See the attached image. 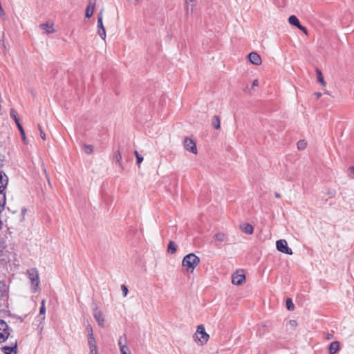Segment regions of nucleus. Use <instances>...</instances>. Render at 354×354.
<instances>
[{
  "instance_id": "42",
  "label": "nucleus",
  "mask_w": 354,
  "mask_h": 354,
  "mask_svg": "<svg viewBox=\"0 0 354 354\" xmlns=\"http://www.w3.org/2000/svg\"><path fill=\"white\" fill-rule=\"evenodd\" d=\"M314 95L316 96V97L317 99H319L322 96V93L316 92V93H314Z\"/></svg>"
},
{
  "instance_id": "8",
  "label": "nucleus",
  "mask_w": 354,
  "mask_h": 354,
  "mask_svg": "<svg viewBox=\"0 0 354 354\" xmlns=\"http://www.w3.org/2000/svg\"><path fill=\"white\" fill-rule=\"evenodd\" d=\"M184 147L188 151L192 152L194 154L197 153L196 145L192 139L186 138L184 140Z\"/></svg>"
},
{
  "instance_id": "49",
  "label": "nucleus",
  "mask_w": 354,
  "mask_h": 354,
  "mask_svg": "<svg viewBox=\"0 0 354 354\" xmlns=\"http://www.w3.org/2000/svg\"><path fill=\"white\" fill-rule=\"evenodd\" d=\"M330 337H333V335H330V336H328V339H330Z\"/></svg>"
},
{
  "instance_id": "5",
  "label": "nucleus",
  "mask_w": 354,
  "mask_h": 354,
  "mask_svg": "<svg viewBox=\"0 0 354 354\" xmlns=\"http://www.w3.org/2000/svg\"><path fill=\"white\" fill-rule=\"evenodd\" d=\"M276 247L278 251L287 254H292V250L288 246L287 241L280 239L276 242Z\"/></svg>"
},
{
  "instance_id": "6",
  "label": "nucleus",
  "mask_w": 354,
  "mask_h": 354,
  "mask_svg": "<svg viewBox=\"0 0 354 354\" xmlns=\"http://www.w3.org/2000/svg\"><path fill=\"white\" fill-rule=\"evenodd\" d=\"M245 279V275L243 270L236 271L232 276V283L234 285H241Z\"/></svg>"
},
{
  "instance_id": "1",
  "label": "nucleus",
  "mask_w": 354,
  "mask_h": 354,
  "mask_svg": "<svg viewBox=\"0 0 354 354\" xmlns=\"http://www.w3.org/2000/svg\"><path fill=\"white\" fill-rule=\"evenodd\" d=\"M200 263V259L194 253H190L184 257L182 265L187 271L193 272L195 268Z\"/></svg>"
},
{
  "instance_id": "35",
  "label": "nucleus",
  "mask_w": 354,
  "mask_h": 354,
  "mask_svg": "<svg viewBox=\"0 0 354 354\" xmlns=\"http://www.w3.org/2000/svg\"><path fill=\"white\" fill-rule=\"evenodd\" d=\"M194 1L195 0H186V2H185V4H186L185 9H186L187 13H188L189 11V3H193Z\"/></svg>"
},
{
  "instance_id": "12",
  "label": "nucleus",
  "mask_w": 354,
  "mask_h": 354,
  "mask_svg": "<svg viewBox=\"0 0 354 354\" xmlns=\"http://www.w3.org/2000/svg\"><path fill=\"white\" fill-rule=\"evenodd\" d=\"M93 317L97 322L98 325L100 326L103 327L104 324V319L102 313L100 310L95 309L93 312Z\"/></svg>"
},
{
  "instance_id": "31",
  "label": "nucleus",
  "mask_w": 354,
  "mask_h": 354,
  "mask_svg": "<svg viewBox=\"0 0 354 354\" xmlns=\"http://www.w3.org/2000/svg\"><path fill=\"white\" fill-rule=\"evenodd\" d=\"M45 303H46L45 299H43L41 301V306H40V308H39V313H40V315H44L45 313H46Z\"/></svg>"
},
{
  "instance_id": "45",
  "label": "nucleus",
  "mask_w": 354,
  "mask_h": 354,
  "mask_svg": "<svg viewBox=\"0 0 354 354\" xmlns=\"http://www.w3.org/2000/svg\"><path fill=\"white\" fill-rule=\"evenodd\" d=\"M134 154H135L136 158L140 155L137 151H134Z\"/></svg>"
},
{
  "instance_id": "11",
  "label": "nucleus",
  "mask_w": 354,
  "mask_h": 354,
  "mask_svg": "<svg viewBox=\"0 0 354 354\" xmlns=\"http://www.w3.org/2000/svg\"><path fill=\"white\" fill-rule=\"evenodd\" d=\"M250 62L254 65L259 66L261 64L262 60L259 54L255 52H252L248 55Z\"/></svg>"
},
{
  "instance_id": "40",
  "label": "nucleus",
  "mask_w": 354,
  "mask_h": 354,
  "mask_svg": "<svg viewBox=\"0 0 354 354\" xmlns=\"http://www.w3.org/2000/svg\"><path fill=\"white\" fill-rule=\"evenodd\" d=\"M39 133H40V136H41V139L45 140H46V134L44 132V131L41 130V131Z\"/></svg>"
},
{
  "instance_id": "14",
  "label": "nucleus",
  "mask_w": 354,
  "mask_h": 354,
  "mask_svg": "<svg viewBox=\"0 0 354 354\" xmlns=\"http://www.w3.org/2000/svg\"><path fill=\"white\" fill-rule=\"evenodd\" d=\"M95 0H90L86 9L85 17L90 18L92 17L94 11Z\"/></svg>"
},
{
  "instance_id": "19",
  "label": "nucleus",
  "mask_w": 354,
  "mask_h": 354,
  "mask_svg": "<svg viewBox=\"0 0 354 354\" xmlns=\"http://www.w3.org/2000/svg\"><path fill=\"white\" fill-rule=\"evenodd\" d=\"M6 201V194L4 192H0V213H1L5 208Z\"/></svg>"
},
{
  "instance_id": "47",
  "label": "nucleus",
  "mask_w": 354,
  "mask_h": 354,
  "mask_svg": "<svg viewBox=\"0 0 354 354\" xmlns=\"http://www.w3.org/2000/svg\"><path fill=\"white\" fill-rule=\"evenodd\" d=\"M38 128H39V132H40V131H41V130H42L41 125H39H39H38Z\"/></svg>"
},
{
  "instance_id": "39",
  "label": "nucleus",
  "mask_w": 354,
  "mask_h": 354,
  "mask_svg": "<svg viewBox=\"0 0 354 354\" xmlns=\"http://www.w3.org/2000/svg\"><path fill=\"white\" fill-rule=\"evenodd\" d=\"M297 28L299 30H302L304 33H306V34L307 33V29L304 26H301V24Z\"/></svg>"
},
{
  "instance_id": "50",
  "label": "nucleus",
  "mask_w": 354,
  "mask_h": 354,
  "mask_svg": "<svg viewBox=\"0 0 354 354\" xmlns=\"http://www.w3.org/2000/svg\"><path fill=\"white\" fill-rule=\"evenodd\" d=\"M330 337H333V335H330V336H328V339H330Z\"/></svg>"
},
{
  "instance_id": "41",
  "label": "nucleus",
  "mask_w": 354,
  "mask_h": 354,
  "mask_svg": "<svg viewBox=\"0 0 354 354\" xmlns=\"http://www.w3.org/2000/svg\"><path fill=\"white\" fill-rule=\"evenodd\" d=\"M86 330L88 331V334L91 333V331H93V328H92L91 326L88 325L86 326Z\"/></svg>"
},
{
  "instance_id": "27",
  "label": "nucleus",
  "mask_w": 354,
  "mask_h": 354,
  "mask_svg": "<svg viewBox=\"0 0 354 354\" xmlns=\"http://www.w3.org/2000/svg\"><path fill=\"white\" fill-rule=\"evenodd\" d=\"M286 308L289 310H293L295 306L292 303V301L290 298H287L286 301Z\"/></svg>"
},
{
  "instance_id": "34",
  "label": "nucleus",
  "mask_w": 354,
  "mask_h": 354,
  "mask_svg": "<svg viewBox=\"0 0 354 354\" xmlns=\"http://www.w3.org/2000/svg\"><path fill=\"white\" fill-rule=\"evenodd\" d=\"M121 290L122 291L123 296L126 297L127 295V293H128V288H127V287L125 285H122L121 286Z\"/></svg>"
},
{
  "instance_id": "28",
  "label": "nucleus",
  "mask_w": 354,
  "mask_h": 354,
  "mask_svg": "<svg viewBox=\"0 0 354 354\" xmlns=\"http://www.w3.org/2000/svg\"><path fill=\"white\" fill-rule=\"evenodd\" d=\"M10 117L15 121L17 125L18 124V123H20L19 119L17 117V112L14 109L10 110Z\"/></svg>"
},
{
  "instance_id": "15",
  "label": "nucleus",
  "mask_w": 354,
  "mask_h": 354,
  "mask_svg": "<svg viewBox=\"0 0 354 354\" xmlns=\"http://www.w3.org/2000/svg\"><path fill=\"white\" fill-rule=\"evenodd\" d=\"M39 28L42 30H45L48 34L53 33L55 32L53 24H41L39 25Z\"/></svg>"
},
{
  "instance_id": "38",
  "label": "nucleus",
  "mask_w": 354,
  "mask_h": 354,
  "mask_svg": "<svg viewBox=\"0 0 354 354\" xmlns=\"http://www.w3.org/2000/svg\"><path fill=\"white\" fill-rule=\"evenodd\" d=\"M136 160H137V164L138 165H140L142 160H143V157L141 156L140 155H139L137 158H136Z\"/></svg>"
},
{
  "instance_id": "46",
  "label": "nucleus",
  "mask_w": 354,
  "mask_h": 354,
  "mask_svg": "<svg viewBox=\"0 0 354 354\" xmlns=\"http://www.w3.org/2000/svg\"><path fill=\"white\" fill-rule=\"evenodd\" d=\"M193 9H194V5H193V4H191V5H190V10H191V12H192V11H193Z\"/></svg>"
},
{
  "instance_id": "37",
  "label": "nucleus",
  "mask_w": 354,
  "mask_h": 354,
  "mask_svg": "<svg viewBox=\"0 0 354 354\" xmlns=\"http://www.w3.org/2000/svg\"><path fill=\"white\" fill-rule=\"evenodd\" d=\"M258 84H259V82H258V80H254L253 81V82H252V85L251 88H248V86H247V87H246V88H247V89H252V88H253L254 86H258Z\"/></svg>"
},
{
  "instance_id": "48",
  "label": "nucleus",
  "mask_w": 354,
  "mask_h": 354,
  "mask_svg": "<svg viewBox=\"0 0 354 354\" xmlns=\"http://www.w3.org/2000/svg\"><path fill=\"white\" fill-rule=\"evenodd\" d=\"M290 323H291V324H294V323H295V320L290 321Z\"/></svg>"
},
{
  "instance_id": "32",
  "label": "nucleus",
  "mask_w": 354,
  "mask_h": 354,
  "mask_svg": "<svg viewBox=\"0 0 354 354\" xmlns=\"http://www.w3.org/2000/svg\"><path fill=\"white\" fill-rule=\"evenodd\" d=\"M93 151V147L92 145H84V151L87 154H91Z\"/></svg>"
},
{
  "instance_id": "18",
  "label": "nucleus",
  "mask_w": 354,
  "mask_h": 354,
  "mask_svg": "<svg viewBox=\"0 0 354 354\" xmlns=\"http://www.w3.org/2000/svg\"><path fill=\"white\" fill-rule=\"evenodd\" d=\"M241 230L243 232H245L247 234H252L254 232L253 226L249 223H244L241 226Z\"/></svg>"
},
{
  "instance_id": "7",
  "label": "nucleus",
  "mask_w": 354,
  "mask_h": 354,
  "mask_svg": "<svg viewBox=\"0 0 354 354\" xmlns=\"http://www.w3.org/2000/svg\"><path fill=\"white\" fill-rule=\"evenodd\" d=\"M97 33L99 36L102 39H105L106 38V30L103 26L102 21V12H100L97 15Z\"/></svg>"
},
{
  "instance_id": "21",
  "label": "nucleus",
  "mask_w": 354,
  "mask_h": 354,
  "mask_svg": "<svg viewBox=\"0 0 354 354\" xmlns=\"http://www.w3.org/2000/svg\"><path fill=\"white\" fill-rule=\"evenodd\" d=\"M214 239L219 242H225L227 241V236L223 232H218L214 236Z\"/></svg>"
},
{
  "instance_id": "26",
  "label": "nucleus",
  "mask_w": 354,
  "mask_h": 354,
  "mask_svg": "<svg viewBox=\"0 0 354 354\" xmlns=\"http://www.w3.org/2000/svg\"><path fill=\"white\" fill-rule=\"evenodd\" d=\"M118 345H119V347H120V350L121 351V348H122V346H127V337L125 335L121 336L120 338H119V340H118Z\"/></svg>"
},
{
  "instance_id": "3",
  "label": "nucleus",
  "mask_w": 354,
  "mask_h": 354,
  "mask_svg": "<svg viewBox=\"0 0 354 354\" xmlns=\"http://www.w3.org/2000/svg\"><path fill=\"white\" fill-rule=\"evenodd\" d=\"M10 330L8 324L0 319V343L5 342L10 337Z\"/></svg>"
},
{
  "instance_id": "20",
  "label": "nucleus",
  "mask_w": 354,
  "mask_h": 354,
  "mask_svg": "<svg viewBox=\"0 0 354 354\" xmlns=\"http://www.w3.org/2000/svg\"><path fill=\"white\" fill-rule=\"evenodd\" d=\"M316 73H317V81L323 86H326V82H325L324 79V76L322 75V71L317 68L316 69Z\"/></svg>"
},
{
  "instance_id": "17",
  "label": "nucleus",
  "mask_w": 354,
  "mask_h": 354,
  "mask_svg": "<svg viewBox=\"0 0 354 354\" xmlns=\"http://www.w3.org/2000/svg\"><path fill=\"white\" fill-rule=\"evenodd\" d=\"M88 345L89 348L97 347L96 341L94 337L93 331H91V333H89L88 335Z\"/></svg>"
},
{
  "instance_id": "43",
  "label": "nucleus",
  "mask_w": 354,
  "mask_h": 354,
  "mask_svg": "<svg viewBox=\"0 0 354 354\" xmlns=\"http://www.w3.org/2000/svg\"><path fill=\"white\" fill-rule=\"evenodd\" d=\"M348 170L351 172V173H354V166L353 167H350L348 168Z\"/></svg>"
},
{
  "instance_id": "30",
  "label": "nucleus",
  "mask_w": 354,
  "mask_h": 354,
  "mask_svg": "<svg viewBox=\"0 0 354 354\" xmlns=\"http://www.w3.org/2000/svg\"><path fill=\"white\" fill-rule=\"evenodd\" d=\"M17 127H18V129H19V130L20 131V134H21V137L23 138V140L25 142L26 140V136H25L24 130L22 126H21V124L20 123H18Z\"/></svg>"
},
{
  "instance_id": "13",
  "label": "nucleus",
  "mask_w": 354,
  "mask_h": 354,
  "mask_svg": "<svg viewBox=\"0 0 354 354\" xmlns=\"http://www.w3.org/2000/svg\"><path fill=\"white\" fill-rule=\"evenodd\" d=\"M8 177L4 172L0 171V192H3L8 184Z\"/></svg>"
},
{
  "instance_id": "16",
  "label": "nucleus",
  "mask_w": 354,
  "mask_h": 354,
  "mask_svg": "<svg viewBox=\"0 0 354 354\" xmlns=\"http://www.w3.org/2000/svg\"><path fill=\"white\" fill-rule=\"evenodd\" d=\"M339 349V343L337 341L333 342L329 346V353L335 354L336 352Z\"/></svg>"
},
{
  "instance_id": "29",
  "label": "nucleus",
  "mask_w": 354,
  "mask_h": 354,
  "mask_svg": "<svg viewBox=\"0 0 354 354\" xmlns=\"http://www.w3.org/2000/svg\"><path fill=\"white\" fill-rule=\"evenodd\" d=\"M306 147V142L304 140H301L297 142V148L299 150H303Z\"/></svg>"
},
{
  "instance_id": "33",
  "label": "nucleus",
  "mask_w": 354,
  "mask_h": 354,
  "mask_svg": "<svg viewBox=\"0 0 354 354\" xmlns=\"http://www.w3.org/2000/svg\"><path fill=\"white\" fill-rule=\"evenodd\" d=\"M120 353L121 354H131L128 346H122V348H121Z\"/></svg>"
},
{
  "instance_id": "2",
  "label": "nucleus",
  "mask_w": 354,
  "mask_h": 354,
  "mask_svg": "<svg viewBox=\"0 0 354 354\" xmlns=\"http://www.w3.org/2000/svg\"><path fill=\"white\" fill-rule=\"evenodd\" d=\"M27 275L31 283L32 292H37L39 289L40 284L38 270L35 268L28 269L27 270Z\"/></svg>"
},
{
  "instance_id": "10",
  "label": "nucleus",
  "mask_w": 354,
  "mask_h": 354,
  "mask_svg": "<svg viewBox=\"0 0 354 354\" xmlns=\"http://www.w3.org/2000/svg\"><path fill=\"white\" fill-rule=\"evenodd\" d=\"M9 288L3 281H0V301L8 297Z\"/></svg>"
},
{
  "instance_id": "22",
  "label": "nucleus",
  "mask_w": 354,
  "mask_h": 354,
  "mask_svg": "<svg viewBox=\"0 0 354 354\" xmlns=\"http://www.w3.org/2000/svg\"><path fill=\"white\" fill-rule=\"evenodd\" d=\"M221 122L218 115H214L212 120V124L216 129H219Z\"/></svg>"
},
{
  "instance_id": "4",
  "label": "nucleus",
  "mask_w": 354,
  "mask_h": 354,
  "mask_svg": "<svg viewBox=\"0 0 354 354\" xmlns=\"http://www.w3.org/2000/svg\"><path fill=\"white\" fill-rule=\"evenodd\" d=\"M195 336L202 345L206 344L209 338V335L205 332L203 324L198 326Z\"/></svg>"
},
{
  "instance_id": "23",
  "label": "nucleus",
  "mask_w": 354,
  "mask_h": 354,
  "mask_svg": "<svg viewBox=\"0 0 354 354\" xmlns=\"http://www.w3.org/2000/svg\"><path fill=\"white\" fill-rule=\"evenodd\" d=\"M177 245L176 243L173 241H170L168 245L167 251L170 254H174L176 252Z\"/></svg>"
},
{
  "instance_id": "24",
  "label": "nucleus",
  "mask_w": 354,
  "mask_h": 354,
  "mask_svg": "<svg viewBox=\"0 0 354 354\" xmlns=\"http://www.w3.org/2000/svg\"><path fill=\"white\" fill-rule=\"evenodd\" d=\"M288 21L291 25L295 26L296 27H298L300 25L299 19L295 15L290 16L288 18Z\"/></svg>"
},
{
  "instance_id": "25",
  "label": "nucleus",
  "mask_w": 354,
  "mask_h": 354,
  "mask_svg": "<svg viewBox=\"0 0 354 354\" xmlns=\"http://www.w3.org/2000/svg\"><path fill=\"white\" fill-rule=\"evenodd\" d=\"M113 160L120 166L122 167L121 160L122 156L120 150L118 149L113 155Z\"/></svg>"
},
{
  "instance_id": "44",
  "label": "nucleus",
  "mask_w": 354,
  "mask_h": 354,
  "mask_svg": "<svg viewBox=\"0 0 354 354\" xmlns=\"http://www.w3.org/2000/svg\"><path fill=\"white\" fill-rule=\"evenodd\" d=\"M274 196L277 198H279L281 197L280 194H279L278 192H275Z\"/></svg>"
},
{
  "instance_id": "36",
  "label": "nucleus",
  "mask_w": 354,
  "mask_h": 354,
  "mask_svg": "<svg viewBox=\"0 0 354 354\" xmlns=\"http://www.w3.org/2000/svg\"><path fill=\"white\" fill-rule=\"evenodd\" d=\"M89 354H99L97 347L89 348Z\"/></svg>"
},
{
  "instance_id": "9",
  "label": "nucleus",
  "mask_w": 354,
  "mask_h": 354,
  "mask_svg": "<svg viewBox=\"0 0 354 354\" xmlns=\"http://www.w3.org/2000/svg\"><path fill=\"white\" fill-rule=\"evenodd\" d=\"M1 351L5 354H17V342L15 340L10 343V346H5L2 347Z\"/></svg>"
}]
</instances>
